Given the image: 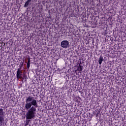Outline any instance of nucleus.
I'll use <instances>...</instances> for the list:
<instances>
[{
    "instance_id": "f257e3e1",
    "label": "nucleus",
    "mask_w": 126,
    "mask_h": 126,
    "mask_svg": "<svg viewBox=\"0 0 126 126\" xmlns=\"http://www.w3.org/2000/svg\"><path fill=\"white\" fill-rule=\"evenodd\" d=\"M36 108L34 106H32L29 110H28L26 113V119L28 120H31L35 118V115H36Z\"/></svg>"
},
{
    "instance_id": "f03ea898",
    "label": "nucleus",
    "mask_w": 126,
    "mask_h": 126,
    "mask_svg": "<svg viewBox=\"0 0 126 126\" xmlns=\"http://www.w3.org/2000/svg\"><path fill=\"white\" fill-rule=\"evenodd\" d=\"M34 99V97L30 96L26 99V105L25 106V109L26 110H30L32 108V104L31 102Z\"/></svg>"
},
{
    "instance_id": "7ed1b4c3",
    "label": "nucleus",
    "mask_w": 126,
    "mask_h": 126,
    "mask_svg": "<svg viewBox=\"0 0 126 126\" xmlns=\"http://www.w3.org/2000/svg\"><path fill=\"white\" fill-rule=\"evenodd\" d=\"M5 114L3 109L0 108V126H2V123L4 122Z\"/></svg>"
},
{
    "instance_id": "20e7f679",
    "label": "nucleus",
    "mask_w": 126,
    "mask_h": 126,
    "mask_svg": "<svg viewBox=\"0 0 126 126\" xmlns=\"http://www.w3.org/2000/svg\"><path fill=\"white\" fill-rule=\"evenodd\" d=\"M61 46L64 49H67L69 47V42L67 40H63L61 43Z\"/></svg>"
},
{
    "instance_id": "39448f33",
    "label": "nucleus",
    "mask_w": 126,
    "mask_h": 126,
    "mask_svg": "<svg viewBox=\"0 0 126 126\" xmlns=\"http://www.w3.org/2000/svg\"><path fill=\"white\" fill-rule=\"evenodd\" d=\"M22 70H20V68H18L17 71V79H24L22 76Z\"/></svg>"
},
{
    "instance_id": "423d86ee",
    "label": "nucleus",
    "mask_w": 126,
    "mask_h": 126,
    "mask_svg": "<svg viewBox=\"0 0 126 126\" xmlns=\"http://www.w3.org/2000/svg\"><path fill=\"white\" fill-rule=\"evenodd\" d=\"M32 106H33L34 108H38V104L37 103V100L36 99H34V98L30 102Z\"/></svg>"
},
{
    "instance_id": "0eeeda50",
    "label": "nucleus",
    "mask_w": 126,
    "mask_h": 126,
    "mask_svg": "<svg viewBox=\"0 0 126 126\" xmlns=\"http://www.w3.org/2000/svg\"><path fill=\"white\" fill-rule=\"evenodd\" d=\"M31 0H28L26 2V3H25V4L24 7H28V5H29V3H30Z\"/></svg>"
},
{
    "instance_id": "6e6552de",
    "label": "nucleus",
    "mask_w": 126,
    "mask_h": 126,
    "mask_svg": "<svg viewBox=\"0 0 126 126\" xmlns=\"http://www.w3.org/2000/svg\"><path fill=\"white\" fill-rule=\"evenodd\" d=\"M83 68H84L83 66H82L80 64H79L78 68V70L80 71V73H81V72L82 71V70L83 69Z\"/></svg>"
},
{
    "instance_id": "1a4fd4ad",
    "label": "nucleus",
    "mask_w": 126,
    "mask_h": 126,
    "mask_svg": "<svg viewBox=\"0 0 126 126\" xmlns=\"http://www.w3.org/2000/svg\"><path fill=\"white\" fill-rule=\"evenodd\" d=\"M103 57L100 56V57L99 58V61H98V63H99V64H102V62H103Z\"/></svg>"
},
{
    "instance_id": "9d476101",
    "label": "nucleus",
    "mask_w": 126,
    "mask_h": 126,
    "mask_svg": "<svg viewBox=\"0 0 126 126\" xmlns=\"http://www.w3.org/2000/svg\"><path fill=\"white\" fill-rule=\"evenodd\" d=\"M30 67V63H27V68Z\"/></svg>"
},
{
    "instance_id": "9b49d317",
    "label": "nucleus",
    "mask_w": 126,
    "mask_h": 126,
    "mask_svg": "<svg viewBox=\"0 0 126 126\" xmlns=\"http://www.w3.org/2000/svg\"><path fill=\"white\" fill-rule=\"evenodd\" d=\"M30 62H31L30 58H29L28 59V63H30Z\"/></svg>"
},
{
    "instance_id": "f8f14e48",
    "label": "nucleus",
    "mask_w": 126,
    "mask_h": 126,
    "mask_svg": "<svg viewBox=\"0 0 126 126\" xmlns=\"http://www.w3.org/2000/svg\"><path fill=\"white\" fill-rule=\"evenodd\" d=\"M25 77V75H24V77Z\"/></svg>"
}]
</instances>
